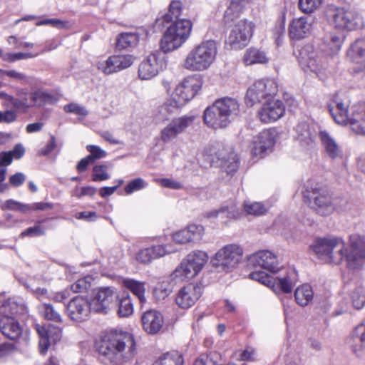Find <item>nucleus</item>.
I'll list each match as a JSON object with an SVG mask.
<instances>
[{
	"label": "nucleus",
	"instance_id": "f257e3e1",
	"mask_svg": "<svg viewBox=\"0 0 365 365\" xmlns=\"http://www.w3.org/2000/svg\"><path fill=\"white\" fill-rule=\"evenodd\" d=\"M97 350L105 364L122 365L130 361L136 354V345L129 333H111L101 339Z\"/></svg>",
	"mask_w": 365,
	"mask_h": 365
},
{
	"label": "nucleus",
	"instance_id": "f03ea898",
	"mask_svg": "<svg viewBox=\"0 0 365 365\" xmlns=\"http://www.w3.org/2000/svg\"><path fill=\"white\" fill-rule=\"evenodd\" d=\"M274 81L272 80H259L255 81L247 90L245 103L252 107L257 103H262L259 111V118L264 123H271L274 119Z\"/></svg>",
	"mask_w": 365,
	"mask_h": 365
},
{
	"label": "nucleus",
	"instance_id": "7ed1b4c3",
	"mask_svg": "<svg viewBox=\"0 0 365 365\" xmlns=\"http://www.w3.org/2000/svg\"><path fill=\"white\" fill-rule=\"evenodd\" d=\"M240 112V104L233 98L224 97L216 100L204 111V121L214 128H224L228 126L231 120Z\"/></svg>",
	"mask_w": 365,
	"mask_h": 365
},
{
	"label": "nucleus",
	"instance_id": "20e7f679",
	"mask_svg": "<svg viewBox=\"0 0 365 365\" xmlns=\"http://www.w3.org/2000/svg\"><path fill=\"white\" fill-rule=\"evenodd\" d=\"M247 265L255 269L249 277L274 289V254L269 250H261L247 257Z\"/></svg>",
	"mask_w": 365,
	"mask_h": 365
},
{
	"label": "nucleus",
	"instance_id": "39448f33",
	"mask_svg": "<svg viewBox=\"0 0 365 365\" xmlns=\"http://www.w3.org/2000/svg\"><path fill=\"white\" fill-rule=\"evenodd\" d=\"M217 53L215 41H205L195 46L183 61V67L191 71H201L207 69L215 61Z\"/></svg>",
	"mask_w": 365,
	"mask_h": 365
},
{
	"label": "nucleus",
	"instance_id": "423d86ee",
	"mask_svg": "<svg viewBox=\"0 0 365 365\" xmlns=\"http://www.w3.org/2000/svg\"><path fill=\"white\" fill-rule=\"evenodd\" d=\"M346 242L339 237L329 236L316 240L313 250L317 257L327 264L346 262Z\"/></svg>",
	"mask_w": 365,
	"mask_h": 365
},
{
	"label": "nucleus",
	"instance_id": "0eeeda50",
	"mask_svg": "<svg viewBox=\"0 0 365 365\" xmlns=\"http://www.w3.org/2000/svg\"><path fill=\"white\" fill-rule=\"evenodd\" d=\"M302 194L304 202L319 215L328 216L336 210L334 199L312 182L304 184Z\"/></svg>",
	"mask_w": 365,
	"mask_h": 365
},
{
	"label": "nucleus",
	"instance_id": "6e6552de",
	"mask_svg": "<svg viewBox=\"0 0 365 365\" xmlns=\"http://www.w3.org/2000/svg\"><path fill=\"white\" fill-rule=\"evenodd\" d=\"M192 23L187 19H180L172 22L167 28L160 40V48L168 53L181 47L190 37Z\"/></svg>",
	"mask_w": 365,
	"mask_h": 365
},
{
	"label": "nucleus",
	"instance_id": "1a4fd4ad",
	"mask_svg": "<svg viewBox=\"0 0 365 365\" xmlns=\"http://www.w3.org/2000/svg\"><path fill=\"white\" fill-rule=\"evenodd\" d=\"M244 251L237 244H228L219 249L211 258L210 262L215 268L232 271L242 262Z\"/></svg>",
	"mask_w": 365,
	"mask_h": 365
},
{
	"label": "nucleus",
	"instance_id": "9d476101",
	"mask_svg": "<svg viewBox=\"0 0 365 365\" xmlns=\"http://www.w3.org/2000/svg\"><path fill=\"white\" fill-rule=\"evenodd\" d=\"M332 22L335 28L346 31H358L365 28V20L356 9L336 8L333 11Z\"/></svg>",
	"mask_w": 365,
	"mask_h": 365
},
{
	"label": "nucleus",
	"instance_id": "9b49d317",
	"mask_svg": "<svg viewBox=\"0 0 365 365\" xmlns=\"http://www.w3.org/2000/svg\"><path fill=\"white\" fill-rule=\"evenodd\" d=\"M345 250L348 269H361L365 264V236L358 234L350 235Z\"/></svg>",
	"mask_w": 365,
	"mask_h": 365
},
{
	"label": "nucleus",
	"instance_id": "f8f14e48",
	"mask_svg": "<svg viewBox=\"0 0 365 365\" xmlns=\"http://www.w3.org/2000/svg\"><path fill=\"white\" fill-rule=\"evenodd\" d=\"M202 87V81L197 76H190L184 78L175 88L171 95L173 101L182 108L187 102L194 98Z\"/></svg>",
	"mask_w": 365,
	"mask_h": 365
},
{
	"label": "nucleus",
	"instance_id": "ddd939ff",
	"mask_svg": "<svg viewBox=\"0 0 365 365\" xmlns=\"http://www.w3.org/2000/svg\"><path fill=\"white\" fill-rule=\"evenodd\" d=\"M254 26L247 20L237 21L232 29L226 40V44L232 49H241L249 43L253 33Z\"/></svg>",
	"mask_w": 365,
	"mask_h": 365
},
{
	"label": "nucleus",
	"instance_id": "4468645a",
	"mask_svg": "<svg viewBox=\"0 0 365 365\" xmlns=\"http://www.w3.org/2000/svg\"><path fill=\"white\" fill-rule=\"evenodd\" d=\"M194 120L192 115H183L173 119L160 133V139L167 143L173 141L177 136L190 127Z\"/></svg>",
	"mask_w": 365,
	"mask_h": 365
},
{
	"label": "nucleus",
	"instance_id": "2eb2a0df",
	"mask_svg": "<svg viewBox=\"0 0 365 365\" xmlns=\"http://www.w3.org/2000/svg\"><path fill=\"white\" fill-rule=\"evenodd\" d=\"M202 289L195 284H188L180 288L175 294V303L181 309H188L200 299Z\"/></svg>",
	"mask_w": 365,
	"mask_h": 365
},
{
	"label": "nucleus",
	"instance_id": "dca6fc26",
	"mask_svg": "<svg viewBox=\"0 0 365 365\" xmlns=\"http://www.w3.org/2000/svg\"><path fill=\"white\" fill-rule=\"evenodd\" d=\"M242 215V213L238 207L237 204L232 201L221 206L218 209L206 212L204 214V217L210 220L219 218L220 223L226 225L230 220H238Z\"/></svg>",
	"mask_w": 365,
	"mask_h": 365
},
{
	"label": "nucleus",
	"instance_id": "f3484780",
	"mask_svg": "<svg viewBox=\"0 0 365 365\" xmlns=\"http://www.w3.org/2000/svg\"><path fill=\"white\" fill-rule=\"evenodd\" d=\"M205 235V228L201 225L190 224L185 228L172 234L171 238L177 244L187 245L200 242Z\"/></svg>",
	"mask_w": 365,
	"mask_h": 365
},
{
	"label": "nucleus",
	"instance_id": "a211bd4d",
	"mask_svg": "<svg viewBox=\"0 0 365 365\" xmlns=\"http://www.w3.org/2000/svg\"><path fill=\"white\" fill-rule=\"evenodd\" d=\"M163 65L164 61L160 53H151L140 63L138 76L142 80L151 79L163 70Z\"/></svg>",
	"mask_w": 365,
	"mask_h": 365
},
{
	"label": "nucleus",
	"instance_id": "6ab92c4d",
	"mask_svg": "<svg viewBox=\"0 0 365 365\" xmlns=\"http://www.w3.org/2000/svg\"><path fill=\"white\" fill-rule=\"evenodd\" d=\"M91 309V302L78 296L73 298L67 305L66 311L68 317L73 321L83 322L88 318Z\"/></svg>",
	"mask_w": 365,
	"mask_h": 365
},
{
	"label": "nucleus",
	"instance_id": "aec40b11",
	"mask_svg": "<svg viewBox=\"0 0 365 365\" xmlns=\"http://www.w3.org/2000/svg\"><path fill=\"white\" fill-rule=\"evenodd\" d=\"M35 327L39 336L40 352L45 354L49 346L61 339V329L51 324L47 326L36 324Z\"/></svg>",
	"mask_w": 365,
	"mask_h": 365
},
{
	"label": "nucleus",
	"instance_id": "412c9836",
	"mask_svg": "<svg viewBox=\"0 0 365 365\" xmlns=\"http://www.w3.org/2000/svg\"><path fill=\"white\" fill-rule=\"evenodd\" d=\"M117 298L118 294L115 289L101 288L91 300V309L95 312H106Z\"/></svg>",
	"mask_w": 365,
	"mask_h": 365
},
{
	"label": "nucleus",
	"instance_id": "4be33fe9",
	"mask_svg": "<svg viewBox=\"0 0 365 365\" xmlns=\"http://www.w3.org/2000/svg\"><path fill=\"white\" fill-rule=\"evenodd\" d=\"M297 283L296 274L287 268L275 267V287L284 294H290Z\"/></svg>",
	"mask_w": 365,
	"mask_h": 365
},
{
	"label": "nucleus",
	"instance_id": "5701e85b",
	"mask_svg": "<svg viewBox=\"0 0 365 365\" xmlns=\"http://www.w3.org/2000/svg\"><path fill=\"white\" fill-rule=\"evenodd\" d=\"M141 320L144 330L151 334L158 333L163 327L164 322L162 314L155 309L144 312Z\"/></svg>",
	"mask_w": 365,
	"mask_h": 365
},
{
	"label": "nucleus",
	"instance_id": "b1692460",
	"mask_svg": "<svg viewBox=\"0 0 365 365\" xmlns=\"http://www.w3.org/2000/svg\"><path fill=\"white\" fill-rule=\"evenodd\" d=\"M319 138L328 157L333 159L344 157L341 148L329 133L327 130H320Z\"/></svg>",
	"mask_w": 365,
	"mask_h": 365
},
{
	"label": "nucleus",
	"instance_id": "393cba45",
	"mask_svg": "<svg viewBox=\"0 0 365 365\" xmlns=\"http://www.w3.org/2000/svg\"><path fill=\"white\" fill-rule=\"evenodd\" d=\"M311 31L312 24L304 17L293 19L289 27V35L292 39L295 40L306 38Z\"/></svg>",
	"mask_w": 365,
	"mask_h": 365
},
{
	"label": "nucleus",
	"instance_id": "a878e982",
	"mask_svg": "<svg viewBox=\"0 0 365 365\" xmlns=\"http://www.w3.org/2000/svg\"><path fill=\"white\" fill-rule=\"evenodd\" d=\"M330 113L334 121L339 125L350 124L351 120V108L348 102L336 101L335 106H329Z\"/></svg>",
	"mask_w": 365,
	"mask_h": 365
},
{
	"label": "nucleus",
	"instance_id": "bb28decb",
	"mask_svg": "<svg viewBox=\"0 0 365 365\" xmlns=\"http://www.w3.org/2000/svg\"><path fill=\"white\" fill-rule=\"evenodd\" d=\"M0 330L2 334L11 340L17 339L21 334L19 322L12 317L1 315L0 317Z\"/></svg>",
	"mask_w": 365,
	"mask_h": 365
},
{
	"label": "nucleus",
	"instance_id": "cd10ccee",
	"mask_svg": "<svg viewBox=\"0 0 365 365\" xmlns=\"http://www.w3.org/2000/svg\"><path fill=\"white\" fill-rule=\"evenodd\" d=\"M180 108V107L170 97L155 110L153 120L155 123H161L168 120L170 116L175 113Z\"/></svg>",
	"mask_w": 365,
	"mask_h": 365
},
{
	"label": "nucleus",
	"instance_id": "c85d7f7f",
	"mask_svg": "<svg viewBox=\"0 0 365 365\" xmlns=\"http://www.w3.org/2000/svg\"><path fill=\"white\" fill-rule=\"evenodd\" d=\"M351 346L354 354L361 358L365 357V325L361 324L353 332Z\"/></svg>",
	"mask_w": 365,
	"mask_h": 365
},
{
	"label": "nucleus",
	"instance_id": "c756f323",
	"mask_svg": "<svg viewBox=\"0 0 365 365\" xmlns=\"http://www.w3.org/2000/svg\"><path fill=\"white\" fill-rule=\"evenodd\" d=\"M350 125L358 134L365 135V108L362 106L351 107V120Z\"/></svg>",
	"mask_w": 365,
	"mask_h": 365
},
{
	"label": "nucleus",
	"instance_id": "7c9ffc66",
	"mask_svg": "<svg viewBox=\"0 0 365 365\" xmlns=\"http://www.w3.org/2000/svg\"><path fill=\"white\" fill-rule=\"evenodd\" d=\"M122 284L136 296L140 303L145 302L146 298L145 294L146 291V284L145 282L138 281L131 278H125L122 280Z\"/></svg>",
	"mask_w": 365,
	"mask_h": 365
},
{
	"label": "nucleus",
	"instance_id": "2f4dec72",
	"mask_svg": "<svg viewBox=\"0 0 365 365\" xmlns=\"http://www.w3.org/2000/svg\"><path fill=\"white\" fill-rule=\"evenodd\" d=\"M250 1V0H232L230 6L225 11V23L230 24L237 20L240 17L246 4Z\"/></svg>",
	"mask_w": 365,
	"mask_h": 365
},
{
	"label": "nucleus",
	"instance_id": "473e14b6",
	"mask_svg": "<svg viewBox=\"0 0 365 365\" xmlns=\"http://www.w3.org/2000/svg\"><path fill=\"white\" fill-rule=\"evenodd\" d=\"M198 273V271L184 259L180 264L174 270L172 277L173 279L184 281L195 277Z\"/></svg>",
	"mask_w": 365,
	"mask_h": 365
},
{
	"label": "nucleus",
	"instance_id": "72a5a7b5",
	"mask_svg": "<svg viewBox=\"0 0 365 365\" xmlns=\"http://www.w3.org/2000/svg\"><path fill=\"white\" fill-rule=\"evenodd\" d=\"M207 155L218 160H237L239 155L232 145H227L219 148L213 147L210 149Z\"/></svg>",
	"mask_w": 365,
	"mask_h": 365
},
{
	"label": "nucleus",
	"instance_id": "f704fd0d",
	"mask_svg": "<svg viewBox=\"0 0 365 365\" xmlns=\"http://www.w3.org/2000/svg\"><path fill=\"white\" fill-rule=\"evenodd\" d=\"M296 302L301 307L307 306L313 299L314 292L308 284L299 286L294 292Z\"/></svg>",
	"mask_w": 365,
	"mask_h": 365
},
{
	"label": "nucleus",
	"instance_id": "c9c22d12",
	"mask_svg": "<svg viewBox=\"0 0 365 365\" xmlns=\"http://www.w3.org/2000/svg\"><path fill=\"white\" fill-rule=\"evenodd\" d=\"M348 56L354 62L361 63L365 68V41H356L348 51Z\"/></svg>",
	"mask_w": 365,
	"mask_h": 365
},
{
	"label": "nucleus",
	"instance_id": "e433bc0d",
	"mask_svg": "<svg viewBox=\"0 0 365 365\" xmlns=\"http://www.w3.org/2000/svg\"><path fill=\"white\" fill-rule=\"evenodd\" d=\"M198 272H200L207 262L209 257L206 252L194 250L185 258Z\"/></svg>",
	"mask_w": 365,
	"mask_h": 365
},
{
	"label": "nucleus",
	"instance_id": "4c0bfd02",
	"mask_svg": "<svg viewBox=\"0 0 365 365\" xmlns=\"http://www.w3.org/2000/svg\"><path fill=\"white\" fill-rule=\"evenodd\" d=\"M243 61L246 65L249 66L255 63H266L268 61V58L263 51L255 48H250L246 51Z\"/></svg>",
	"mask_w": 365,
	"mask_h": 365
},
{
	"label": "nucleus",
	"instance_id": "58836bf2",
	"mask_svg": "<svg viewBox=\"0 0 365 365\" xmlns=\"http://www.w3.org/2000/svg\"><path fill=\"white\" fill-rule=\"evenodd\" d=\"M244 212L249 215L260 216L264 215L267 208L259 202L245 200L242 205Z\"/></svg>",
	"mask_w": 365,
	"mask_h": 365
},
{
	"label": "nucleus",
	"instance_id": "ea45409f",
	"mask_svg": "<svg viewBox=\"0 0 365 365\" xmlns=\"http://www.w3.org/2000/svg\"><path fill=\"white\" fill-rule=\"evenodd\" d=\"M156 361L159 365H183L184 363L182 356L176 351L164 354Z\"/></svg>",
	"mask_w": 365,
	"mask_h": 365
},
{
	"label": "nucleus",
	"instance_id": "a19ab883",
	"mask_svg": "<svg viewBox=\"0 0 365 365\" xmlns=\"http://www.w3.org/2000/svg\"><path fill=\"white\" fill-rule=\"evenodd\" d=\"M25 307L22 304H19L13 299L7 300L1 307L2 315L14 316L23 314L25 311Z\"/></svg>",
	"mask_w": 365,
	"mask_h": 365
},
{
	"label": "nucleus",
	"instance_id": "79ce46f5",
	"mask_svg": "<svg viewBox=\"0 0 365 365\" xmlns=\"http://www.w3.org/2000/svg\"><path fill=\"white\" fill-rule=\"evenodd\" d=\"M182 4L180 1L173 0L169 5L168 13L163 16L164 22H172L173 19L176 20L180 19L179 17L182 15Z\"/></svg>",
	"mask_w": 365,
	"mask_h": 365
},
{
	"label": "nucleus",
	"instance_id": "37998d69",
	"mask_svg": "<svg viewBox=\"0 0 365 365\" xmlns=\"http://www.w3.org/2000/svg\"><path fill=\"white\" fill-rule=\"evenodd\" d=\"M96 67L98 71L105 75H110L119 72L115 60H114V56H110L106 60L98 61Z\"/></svg>",
	"mask_w": 365,
	"mask_h": 365
},
{
	"label": "nucleus",
	"instance_id": "c03bdc74",
	"mask_svg": "<svg viewBox=\"0 0 365 365\" xmlns=\"http://www.w3.org/2000/svg\"><path fill=\"white\" fill-rule=\"evenodd\" d=\"M150 250L154 259L163 257L178 251L177 248L170 243L154 245L150 247Z\"/></svg>",
	"mask_w": 365,
	"mask_h": 365
},
{
	"label": "nucleus",
	"instance_id": "a18cd8bd",
	"mask_svg": "<svg viewBox=\"0 0 365 365\" xmlns=\"http://www.w3.org/2000/svg\"><path fill=\"white\" fill-rule=\"evenodd\" d=\"M138 36L133 33L120 34L117 40V46L120 49H124L135 45L138 43Z\"/></svg>",
	"mask_w": 365,
	"mask_h": 365
},
{
	"label": "nucleus",
	"instance_id": "49530a36",
	"mask_svg": "<svg viewBox=\"0 0 365 365\" xmlns=\"http://www.w3.org/2000/svg\"><path fill=\"white\" fill-rule=\"evenodd\" d=\"M133 313V304L130 296L123 297L118 304V314L120 317H128Z\"/></svg>",
	"mask_w": 365,
	"mask_h": 365
},
{
	"label": "nucleus",
	"instance_id": "de8ad7c7",
	"mask_svg": "<svg viewBox=\"0 0 365 365\" xmlns=\"http://www.w3.org/2000/svg\"><path fill=\"white\" fill-rule=\"evenodd\" d=\"M170 293V284L165 281L159 282L153 289V296L158 302L165 300Z\"/></svg>",
	"mask_w": 365,
	"mask_h": 365
},
{
	"label": "nucleus",
	"instance_id": "09e8293b",
	"mask_svg": "<svg viewBox=\"0 0 365 365\" xmlns=\"http://www.w3.org/2000/svg\"><path fill=\"white\" fill-rule=\"evenodd\" d=\"M256 140L258 141V143L262 144L264 148H272L274 145V130L269 128L262 130L256 138Z\"/></svg>",
	"mask_w": 365,
	"mask_h": 365
},
{
	"label": "nucleus",
	"instance_id": "8fccbe9b",
	"mask_svg": "<svg viewBox=\"0 0 365 365\" xmlns=\"http://www.w3.org/2000/svg\"><path fill=\"white\" fill-rule=\"evenodd\" d=\"M25 148L21 144H17L13 150L0 153V160L19 159L24 156Z\"/></svg>",
	"mask_w": 365,
	"mask_h": 365
},
{
	"label": "nucleus",
	"instance_id": "3c124183",
	"mask_svg": "<svg viewBox=\"0 0 365 365\" xmlns=\"http://www.w3.org/2000/svg\"><path fill=\"white\" fill-rule=\"evenodd\" d=\"M92 282L93 278L90 276H87L76 281L71 284V289L76 293L83 292L90 288Z\"/></svg>",
	"mask_w": 365,
	"mask_h": 365
},
{
	"label": "nucleus",
	"instance_id": "603ef678",
	"mask_svg": "<svg viewBox=\"0 0 365 365\" xmlns=\"http://www.w3.org/2000/svg\"><path fill=\"white\" fill-rule=\"evenodd\" d=\"M324 0H299V7L304 13H312L317 9Z\"/></svg>",
	"mask_w": 365,
	"mask_h": 365
},
{
	"label": "nucleus",
	"instance_id": "864d4df0",
	"mask_svg": "<svg viewBox=\"0 0 365 365\" xmlns=\"http://www.w3.org/2000/svg\"><path fill=\"white\" fill-rule=\"evenodd\" d=\"M351 301L356 309H361L365 304V292L362 287H357L351 293Z\"/></svg>",
	"mask_w": 365,
	"mask_h": 365
},
{
	"label": "nucleus",
	"instance_id": "5fc2aeb1",
	"mask_svg": "<svg viewBox=\"0 0 365 365\" xmlns=\"http://www.w3.org/2000/svg\"><path fill=\"white\" fill-rule=\"evenodd\" d=\"M51 98L52 96L49 93L42 91H36L31 94L33 105L36 106H41L51 101Z\"/></svg>",
	"mask_w": 365,
	"mask_h": 365
},
{
	"label": "nucleus",
	"instance_id": "6e6d98bb",
	"mask_svg": "<svg viewBox=\"0 0 365 365\" xmlns=\"http://www.w3.org/2000/svg\"><path fill=\"white\" fill-rule=\"evenodd\" d=\"M114 60L118 67V71H120L123 69L129 68L135 61V57L132 55H113Z\"/></svg>",
	"mask_w": 365,
	"mask_h": 365
},
{
	"label": "nucleus",
	"instance_id": "4d7b16f0",
	"mask_svg": "<svg viewBox=\"0 0 365 365\" xmlns=\"http://www.w3.org/2000/svg\"><path fill=\"white\" fill-rule=\"evenodd\" d=\"M2 96H4L5 103L6 106H11L16 109H20L21 108H28L29 106L26 99L19 100L18 98H16L11 96L5 93H3Z\"/></svg>",
	"mask_w": 365,
	"mask_h": 365
},
{
	"label": "nucleus",
	"instance_id": "13d9d810",
	"mask_svg": "<svg viewBox=\"0 0 365 365\" xmlns=\"http://www.w3.org/2000/svg\"><path fill=\"white\" fill-rule=\"evenodd\" d=\"M93 180L103 181L110 178L108 168L106 165H96L93 169Z\"/></svg>",
	"mask_w": 365,
	"mask_h": 365
},
{
	"label": "nucleus",
	"instance_id": "bf43d9fd",
	"mask_svg": "<svg viewBox=\"0 0 365 365\" xmlns=\"http://www.w3.org/2000/svg\"><path fill=\"white\" fill-rule=\"evenodd\" d=\"M36 56H38V54L34 55L31 53H22V52L6 53H4L3 60L4 61L11 63V62H15L19 60L34 58Z\"/></svg>",
	"mask_w": 365,
	"mask_h": 365
},
{
	"label": "nucleus",
	"instance_id": "052dcab7",
	"mask_svg": "<svg viewBox=\"0 0 365 365\" xmlns=\"http://www.w3.org/2000/svg\"><path fill=\"white\" fill-rule=\"evenodd\" d=\"M343 40L335 34H331L327 40V43L329 47V53L333 54L338 52L341 46Z\"/></svg>",
	"mask_w": 365,
	"mask_h": 365
},
{
	"label": "nucleus",
	"instance_id": "680f3d73",
	"mask_svg": "<svg viewBox=\"0 0 365 365\" xmlns=\"http://www.w3.org/2000/svg\"><path fill=\"white\" fill-rule=\"evenodd\" d=\"M135 259L143 264L150 263L154 259L150 247L139 250L136 254Z\"/></svg>",
	"mask_w": 365,
	"mask_h": 365
},
{
	"label": "nucleus",
	"instance_id": "e2e57ef3",
	"mask_svg": "<svg viewBox=\"0 0 365 365\" xmlns=\"http://www.w3.org/2000/svg\"><path fill=\"white\" fill-rule=\"evenodd\" d=\"M43 308V315L46 319L54 322H61V316L51 304H44Z\"/></svg>",
	"mask_w": 365,
	"mask_h": 365
},
{
	"label": "nucleus",
	"instance_id": "0e129e2a",
	"mask_svg": "<svg viewBox=\"0 0 365 365\" xmlns=\"http://www.w3.org/2000/svg\"><path fill=\"white\" fill-rule=\"evenodd\" d=\"M66 113H74L77 115L85 117L88 114L87 109L77 103H71L64 106Z\"/></svg>",
	"mask_w": 365,
	"mask_h": 365
},
{
	"label": "nucleus",
	"instance_id": "69168bd1",
	"mask_svg": "<svg viewBox=\"0 0 365 365\" xmlns=\"http://www.w3.org/2000/svg\"><path fill=\"white\" fill-rule=\"evenodd\" d=\"M146 186V182L142 178H136L130 181L125 187L126 194L130 195L133 192L142 190Z\"/></svg>",
	"mask_w": 365,
	"mask_h": 365
},
{
	"label": "nucleus",
	"instance_id": "338daca9",
	"mask_svg": "<svg viewBox=\"0 0 365 365\" xmlns=\"http://www.w3.org/2000/svg\"><path fill=\"white\" fill-rule=\"evenodd\" d=\"M255 351L252 349H247L244 351H237L233 354V358L239 361H254Z\"/></svg>",
	"mask_w": 365,
	"mask_h": 365
},
{
	"label": "nucleus",
	"instance_id": "774afa93",
	"mask_svg": "<svg viewBox=\"0 0 365 365\" xmlns=\"http://www.w3.org/2000/svg\"><path fill=\"white\" fill-rule=\"evenodd\" d=\"M193 365H216L212 354H202L194 361Z\"/></svg>",
	"mask_w": 365,
	"mask_h": 365
}]
</instances>
